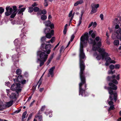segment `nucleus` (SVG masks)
<instances>
[{
    "mask_svg": "<svg viewBox=\"0 0 121 121\" xmlns=\"http://www.w3.org/2000/svg\"><path fill=\"white\" fill-rule=\"evenodd\" d=\"M46 37L45 36H43L42 37L41 39V41L42 43H44V42L46 40Z\"/></svg>",
    "mask_w": 121,
    "mask_h": 121,
    "instance_id": "nucleus-25",
    "label": "nucleus"
},
{
    "mask_svg": "<svg viewBox=\"0 0 121 121\" xmlns=\"http://www.w3.org/2000/svg\"><path fill=\"white\" fill-rule=\"evenodd\" d=\"M45 34H46L45 37L46 38L48 39H50L51 38L52 36L54 35V31L52 29L50 33H48Z\"/></svg>",
    "mask_w": 121,
    "mask_h": 121,
    "instance_id": "nucleus-10",
    "label": "nucleus"
},
{
    "mask_svg": "<svg viewBox=\"0 0 121 121\" xmlns=\"http://www.w3.org/2000/svg\"><path fill=\"white\" fill-rule=\"evenodd\" d=\"M99 7V4H95L94 5V7H95V8H96L97 9V8H98Z\"/></svg>",
    "mask_w": 121,
    "mask_h": 121,
    "instance_id": "nucleus-64",
    "label": "nucleus"
},
{
    "mask_svg": "<svg viewBox=\"0 0 121 121\" xmlns=\"http://www.w3.org/2000/svg\"><path fill=\"white\" fill-rule=\"evenodd\" d=\"M116 78V76L113 75L112 76H108L107 78V79L108 81L112 82V80Z\"/></svg>",
    "mask_w": 121,
    "mask_h": 121,
    "instance_id": "nucleus-15",
    "label": "nucleus"
},
{
    "mask_svg": "<svg viewBox=\"0 0 121 121\" xmlns=\"http://www.w3.org/2000/svg\"><path fill=\"white\" fill-rule=\"evenodd\" d=\"M109 86V88L110 90L111 95H113L114 99L115 102L117 100V94L116 91L114 92L113 90H116L117 89V86L112 82H109L108 84Z\"/></svg>",
    "mask_w": 121,
    "mask_h": 121,
    "instance_id": "nucleus-3",
    "label": "nucleus"
},
{
    "mask_svg": "<svg viewBox=\"0 0 121 121\" xmlns=\"http://www.w3.org/2000/svg\"><path fill=\"white\" fill-rule=\"evenodd\" d=\"M101 42L99 41L97 43L96 42L95 45H94V46H97L98 48H99V47L100 48L101 47Z\"/></svg>",
    "mask_w": 121,
    "mask_h": 121,
    "instance_id": "nucleus-26",
    "label": "nucleus"
},
{
    "mask_svg": "<svg viewBox=\"0 0 121 121\" xmlns=\"http://www.w3.org/2000/svg\"><path fill=\"white\" fill-rule=\"evenodd\" d=\"M120 67V65L118 64H117L115 65V68L116 69H119Z\"/></svg>",
    "mask_w": 121,
    "mask_h": 121,
    "instance_id": "nucleus-39",
    "label": "nucleus"
},
{
    "mask_svg": "<svg viewBox=\"0 0 121 121\" xmlns=\"http://www.w3.org/2000/svg\"><path fill=\"white\" fill-rule=\"evenodd\" d=\"M46 52H42L41 50L38 51L37 52V55L38 56H39L40 59H44V61H46L48 58V55L47 54Z\"/></svg>",
    "mask_w": 121,
    "mask_h": 121,
    "instance_id": "nucleus-7",
    "label": "nucleus"
},
{
    "mask_svg": "<svg viewBox=\"0 0 121 121\" xmlns=\"http://www.w3.org/2000/svg\"><path fill=\"white\" fill-rule=\"evenodd\" d=\"M24 24V22L22 20H20L18 22V24L20 25L23 24V25Z\"/></svg>",
    "mask_w": 121,
    "mask_h": 121,
    "instance_id": "nucleus-41",
    "label": "nucleus"
},
{
    "mask_svg": "<svg viewBox=\"0 0 121 121\" xmlns=\"http://www.w3.org/2000/svg\"><path fill=\"white\" fill-rule=\"evenodd\" d=\"M13 101L11 100L9 102H8L7 104V105L8 107H10L13 104Z\"/></svg>",
    "mask_w": 121,
    "mask_h": 121,
    "instance_id": "nucleus-27",
    "label": "nucleus"
},
{
    "mask_svg": "<svg viewBox=\"0 0 121 121\" xmlns=\"http://www.w3.org/2000/svg\"><path fill=\"white\" fill-rule=\"evenodd\" d=\"M45 108V106L44 105L43 106H42V108L40 110L42 112H43Z\"/></svg>",
    "mask_w": 121,
    "mask_h": 121,
    "instance_id": "nucleus-49",
    "label": "nucleus"
},
{
    "mask_svg": "<svg viewBox=\"0 0 121 121\" xmlns=\"http://www.w3.org/2000/svg\"><path fill=\"white\" fill-rule=\"evenodd\" d=\"M13 9L10 8V6H7L6 8V11L5 13V15L6 16H8L10 15L13 12H17L18 9L16 6H14L12 7Z\"/></svg>",
    "mask_w": 121,
    "mask_h": 121,
    "instance_id": "nucleus-4",
    "label": "nucleus"
},
{
    "mask_svg": "<svg viewBox=\"0 0 121 121\" xmlns=\"http://www.w3.org/2000/svg\"><path fill=\"white\" fill-rule=\"evenodd\" d=\"M114 84L117 85L118 84V82L117 80L114 79L112 80V82Z\"/></svg>",
    "mask_w": 121,
    "mask_h": 121,
    "instance_id": "nucleus-37",
    "label": "nucleus"
},
{
    "mask_svg": "<svg viewBox=\"0 0 121 121\" xmlns=\"http://www.w3.org/2000/svg\"><path fill=\"white\" fill-rule=\"evenodd\" d=\"M45 25L48 27H49L51 29H52L54 28V24L53 23L51 24V21L49 20L45 22Z\"/></svg>",
    "mask_w": 121,
    "mask_h": 121,
    "instance_id": "nucleus-9",
    "label": "nucleus"
},
{
    "mask_svg": "<svg viewBox=\"0 0 121 121\" xmlns=\"http://www.w3.org/2000/svg\"><path fill=\"white\" fill-rule=\"evenodd\" d=\"M20 82H21L22 84H25L26 83V80L25 79H22V81Z\"/></svg>",
    "mask_w": 121,
    "mask_h": 121,
    "instance_id": "nucleus-46",
    "label": "nucleus"
},
{
    "mask_svg": "<svg viewBox=\"0 0 121 121\" xmlns=\"http://www.w3.org/2000/svg\"><path fill=\"white\" fill-rule=\"evenodd\" d=\"M47 18V17L45 15H42L41 17V19L43 20H45Z\"/></svg>",
    "mask_w": 121,
    "mask_h": 121,
    "instance_id": "nucleus-29",
    "label": "nucleus"
},
{
    "mask_svg": "<svg viewBox=\"0 0 121 121\" xmlns=\"http://www.w3.org/2000/svg\"><path fill=\"white\" fill-rule=\"evenodd\" d=\"M94 46L93 45V47H92V49L94 51H96V50H97V51L98 52H99L100 53V55H101V54L102 53H101L100 52H99V50H100V49H101L102 50V51L103 50V49H104L103 50H104V52H106L105 51V49L104 48H100L99 47V48H98V47H96V46Z\"/></svg>",
    "mask_w": 121,
    "mask_h": 121,
    "instance_id": "nucleus-13",
    "label": "nucleus"
},
{
    "mask_svg": "<svg viewBox=\"0 0 121 121\" xmlns=\"http://www.w3.org/2000/svg\"><path fill=\"white\" fill-rule=\"evenodd\" d=\"M44 73H45V72H44V73H43V74L42 75V76L41 77V78H40L39 79V82H37V85H36V86H37V85L39 83V82H40V81H42V77L43 76V75H44Z\"/></svg>",
    "mask_w": 121,
    "mask_h": 121,
    "instance_id": "nucleus-56",
    "label": "nucleus"
},
{
    "mask_svg": "<svg viewBox=\"0 0 121 121\" xmlns=\"http://www.w3.org/2000/svg\"><path fill=\"white\" fill-rule=\"evenodd\" d=\"M20 36H22V39H23L24 38L25 39H26V36L25 35V34L24 33L22 34H21L20 35Z\"/></svg>",
    "mask_w": 121,
    "mask_h": 121,
    "instance_id": "nucleus-34",
    "label": "nucleus"
},
{
    "mask_svg": "<svg viewBox=\"0 0 121 121\" xmlns=\"http://www.w3.org/2000/svg\"><path fill=\"white\" fill-rule=\"evenodd\" d=\"M51 28H49V27H46L44 30V33L45 34L47 33H50L51 30Z\"/></svg>",
    "mask_w": 121,
    "mask_h": 121,
    "instance_id": "nucleus-18",
    "label": "nucleus"
},
{
    "mask_svg": "<svg viewBox=\"0 0 121 121\" xmlns=\"http://www.w3.org/2000/svg\"><path fill=\"white\" fill-rule=\"evenodd\" d=\"M104 87L105 89H107L108 90L109 94L111 95L110 89L109 88V87H107L106 86H105Z\"/></svg>",
    "mask_w": 121,
    "mask_h": 121,
    "instance_id": "nucleus-38",
    "label": "nucleus"
},
{
    "mask_svg": "<svg viewBox=\"0 0 121 121\" xmlns=\"http://www.w3.org/2000/svg\"><path fill=\"white\" fill-rule=\"evenodd\" d=\"M88 34L87 33L85 32L84 35H82L80 38V53L79 54V67L80 69L79 75L81 80V82L79 84V95H81L82 96L86 97L89 95L88 93L86 92L87 89V84L86 81V77L84 72L85 69V65L84 60L85 55L83 52L84 45H87L86 42L85 40H88Z\"/></svg>",
    "mask_w": 121,
    "mask_h": 121,
    "instance_id": "nucleus-1",
    "label": "nucleus"
},
{
    "mask_svg": "<svg viewBox=\"0 0 121 121\" xmlns=\"http://www.w3.org/2000/svg\"><path fill=\"white\" fill-rule=\"evenodd\" d=\"M32 113H30L29 116V117L27 119V120H29L32 117Z\"/></svg>",
    "mask_w": 121,
    "mask_h": 121,
    "instance_id": "nucleus-48",
    "label": "nucleus"
},
{
    "mask_svg": "<svg viewBox=\"0 0 121 121\" xmlns=\"http://www.w3.org/2000/svg\"><path fill=\"white\" fill-rule=\"evenodd\" d=\"M16 94L14 93H12L11 95L9 94V98L11 99H13L14 98H16Z\"/></svg>",
    "mask_w": 121,
    "mask_h": 121,
    "instance_id": "nucleus-21",
    "label": "nucleus"
},
{
    "mask_svg": "<svg viewBox=\"0 0 121 121\" xmlns=\"http://www.w3.org/2000/svg\"><path fill=\"white\" fill-rule=\"evenodd\" d=\"M40 11L41 12L42 14L44 15L47 13V11L45 9H43V10L40 9Z\"/></svg>",
    "mask_w": 121,
    "mask_h": 121,
    "instance_id": "nucleus-36",
    "label": "nucleus"
},
{
    "mask_svg": "<svg viewBox=\"0 0 121 121\" xmlns=\"http://www.w3.org/2000/svg\"><path fill=\"white\" fill-rule=\"evenodd\" d=\"M101 49L100 50H99L100 52L101 53H102L101 54V56L102 57V60L105 59V60L106 61V62L105 63V65L106 66H108L109 65V63L108 62V60H107V57L109 56L110 55V54H108V53H107L106 52H104V50L103 49V50H102Z\"/></svg>",
    "mask_w": 121,
    "mask_h": 121,
    "instance_id": "nucleus-6",
    "label": "nucleus"
},
{
    "mask_svg": "<svg viewBox=\"0 0 121 121\" xmlns=\"http://www.w3.org/2000/svg\"><path fill=\"white\" fill-rule=\"evenodd\" d=\"M17 13L13 12L10 15V18H13L16 16Z\"/></svg>",
    "mask_w": 121,
    "mask_h": 121,
    "instance_id": "nucleus-23",
    "label": "nucleus"
},
{
    "mask_svg": "<svg viewBox=\"0 0 121 121\" xmlns=\"http://www.w3.org/2000/svg\"><path fill=\"white\" fill-rule=\"evenodd\" d=\"M64 48L63 46H61L60 48V54H61L63 50H64Z\"/></svg>",
    "mask_w": 121,
    "mask_h": 121,
    "instance_id": "nucleus-44",
    "label": "nucleus"
},
{
    "mask_svg": "<svg viewBox=\"0 0 121 121\" xmlns=\"http://www.w3.org/2000/svg\"><path fill=\"white\" fill-rule=\"evenodd\" d=\"M20 88H17L15 90L17 93L21 91L22 89Z\"/></svg>",
    "mask_w": 121,
    "mask_h": 121,
    "instance_id": "nucleus-40",
    "label": "nucleus"
},
{
    "mask_svg": "<svg viewBox=\"0 0 121 121\" xmlns=\"http://www.w3.org/2000/svg\"><path fill=\"white\" fill-rule=\"evenodd\" d=\"M4 106L0 104V111L3 110L4 109Z\"/></svg>",
    "mask_w": 121,
    "mask_h": 121,
    "instance_id": "nucleus-58",
    "label": "nucleus"
},
{
    "mask_svg": "<svg viewBox=\"0 0 121 121\" xmlns=\"http://www.w3.org/2000/svg\"><path fill=\"white\" fill-rule=\"evenodd\" d=\"M21 70L20 69H18L16 70V73L19 75H20L21 74Z\"/></svg>",
    "mask_w": 121,
    "mask_h": 121,
    "instance_id": "nucleus-24",
    "label": "nucleus"
},
{
    "mask_svg": "<svg viewBox=\"0 0 121 121\" xmlns=\"http://www.w3.org/2000/svg\"><path fill=\"white\" fill-rule=\"evenodd\" d=\"M37 5V4L36 3V2H35L33 4L32 6L33 7H34L36 6Z\"/></svg>",
    "mask_w": 121,
    "mask_h": 121,
    "instance_id": "nucleus-63",
    "label": "nucleus"
},
{
    "mask_svg": "<svg viewBox=\"0 0 121 121\" xmlns=\"http://www.w3.org/2000/svg\"><path fill=\"white\" fill-rule=\"evenodd\" d=\"M55 68V67L54 66L50 69L49 73L48 74V77L50 76V75H51L52 77H53L54 74V70Z\"/></svg>",
    "mask_w": 121,
    "mask_h": 121,
    "instance_id": "nucleus-12",
    "label": "nucleus"
},
{
    "mask_svg": "<svg viewBox=\"0 0 121 121\" xmlns=\"http://www.w3.org/2000/svg\"><path fill=\"white\" fill-rule=\"evenodd\" d=\"M55 37H52L50 40V42H51V43H52L53 42L54 40H55Z\"/></svg>",
    "mask_w": 121,
    "mask_h": 121,
    "instance_id": "nucleus-53",
    "label": "nucleus"
},
{
    "mask_svg": "<svg viewBox=\"0 0 121 121\" xmlns=\"http://www.w3.org/2000/svg\"><path fill=\"white\" fill-rule=\"evenodd\" d=\"M114 106V105L110 106L108 110V111H110L112 110H114L115 108Z\"/></svg>",
    "mask_w": 121,
    "mask_h": 121,
    "instance_id": "nucleus-30",
    "label": "nucleus"
},
{
    "mask_svg": "<svg viewBox=\"0 0 121 121\" xmlns=\"http://www.w3.org/2000/svg\"><path fill=\"white\" fill-rule=\"evenodd\" d=\"M108 56L107 57V60L109 62H110V61H111L112 60L111 59V58L109 57H108Z\"/></svg>",
    "mask_w": 121,
    "mask_h": 121,
    "instance_id": "nucleus-62",
    "label": "nucleus"
},
{
    "mask_svg": "<svg viewBox=\"0 0 121 121\" xmlns=\"http://www.w3.org/2000/svg\"><path fill=\"white\" fill-rule=\"evenodd\" d=\"M114 44L116 46L118 45L119 44V41L118 40H115L114 42Z\"/></svg>",
    "mask_w": 121,
    "mask_h": 121,
    "instance_id": "nucleus-28",
    "label": "nucleus"
},
{
    "mask_svg": "<svg viewBox=\"0 0 121 121\" xmlns=\"http://www.w3.org/2000/svg\"><path fill=\"white\" fill-rule=\"evenodd\" d=\"M97 23L96 22H94V23H93V27L94 28H95V27L97 25Z\"/></svg>",
    "mask_w": 121,
    "mask_h": 121,
    "instance_id": "nucleus-52",
    "label": "nucleus"
},
{
    "mask_svg": "<svg viewBox=\"0 0 121 121\" xmlns=\"http://www.w3.org/2000/svg\"><path fill=\"white\" fill-rule=\"evenodd\" d=\"M112 95H110L109 96V99L110 100V101H109L108 100H107L108 101V104L109 105L111 106L112 105H113V102L112 101L113 100V99H114V97H113L112 96Z\"/></svg>",
    "mask_w": 121,
    "mask_h": 121,
    "instance_id": "nucleus-14",
    "label": "nucleus"
},
{
    "mask_svg": "<svg viewBox=\"0 0 121 121\" xmlns=\"http://www.w3.org/2000/svg\"><path fill=\"white\" fill-rule=\"evenodd\" d=\"M79 4H81L83 3V0H80L78 1Z\"/></svg>",
    "mask_w": 121,
    "mask_h": 121,
    "instance_id": "nucleus-54",
    "label": "nucleus"
},
{
    "mask_svg": "<svg viewBox=\"0 0 121 121\" xmlns=\"http://www.w3.org/2000/svg\"><path fill=\"white\" fill-rule=\"evenodd\" d=\"M38 60L40 62L39 66L40 67H41L44 64V62L45 61H44V59L42 60L39 58H38Z\"/></svg>",
    "mask_w": 121,
    "mask_h": 121,
    "instance_id": "nucleus-17",
    "label": "nucleus"
},
{
    "mask_svg": "<svg viewBox=\"0 0 121 121\" xmlns=\"http://www.w3.org/2000/svg\"><path fill=\"white\" fill-rule=\"evenodd\" d=\"M100 17L101 20H103V19L104 16L103 14H101L100 15Z\"/></svg>",
    "mask_w": 121,
    "mask_h": 121,
    "instance_id": "nucleus-60",
    "label": "nucleus"
},
{
    "mask_svg": "<svg viewBox=\"0 0 121 121\" xmlns=\"http://www.w3.org/2000/svg\"><path fill=\"white\" fill-rule=\"evenodd\" d=\"M27 114V112L26 111H25L22 114V120H23L24 118H25V117L26 115Z\"/></svg>",
    "mask_w": 121,
    "mask_h": 121,
    "instance_id": "nucleus-33",
    "label": "nucleus"
},
{
    "mask_svg": "<svg viewBox=\"0 0 121 121\" xmlns=\"http://www.w3.org/2000/svg\"><path fill=\"white\" fill-rule=\"evenodd\" d=\"M44 73H45V72H44V73H43V74L42 75V76L41 77V78H40L39 79V82H37V85H36V86H37V85L39 83V82H40V81H42V77L43 76V75H44Z\"/></svg>",
    "mask_w": 121,
    "mask_h": 121,
    "instance_id": "nucleus-55",
    "label": "nucleus"
},
{
    "mask_svg": "<svg viewBox=\"0 0 121 121\" xmlns=\"http://www.w3.org/2000/svg\"><path fill=\"white\" fill-rule=\"evenodd\" d=\"M100 39V38L99 36L96 37L95 38V40L96 42L98 41Z\"/></svg>",
    "mask_w": 121,
    "mask_h": 121,
    "instance_id": "nucleus-59",
    "label": "nucleus"
},
{
    "mask_svg": "<svg viewBox=\"0 0 121 121\" xmlns=\"http://www.w3.org/2000/svg\"><path fill=\"white\" fill-rule=\"evenodd\" d=\"M115 32H115L116 33L118 34V36L119 35V34H121V29L119 28L117 29H115Z\"/></svg>",
    "mask_w": 121,
    "mask_h": 121,
    "instance_id": "nucleus-22",
    "label": "nucleus"
},
{
    "mask_svg": "<svg viewBox=\"0 0 121 121\" xmlns=\"http://www.w3.org/2000/svg\"><path fill=\"white\" fill-rule=\"evenodd\" d=\"M17 39H16L14 41L15 45L16 46V48L15 50L18 53L17 55H13L12 57V59L14 61V64L15 65V64L18 63L19 60L18 59V57L20 55L19 53H20L21 50L19 46L17 45Z\"/></svg>",
    "mask_w": 121,
    "mask_h": 121,
    "instance_id": "nucleus-2",
    "label": "nucleus"
},
{
    "mask_svg": "<svg viewBox=\"0 0 121 121\" xmlns=\"http://www.w3.org/2000/svg\"><path fill=\"white\" fill-rule=\"evenodd\" d=\"M44 6L47 7L48 5V0H44Z\"/></svg>",
    "mask_w": 121,
    "mask_h": 121,
    "instance_id": "nucleus-35",
    "label": "nucleus"
},
{
    "mask_svg": "<svg viewBox=\"0 0 121 121\" xmlns=\"http://www.w3.org/2000/svg\"><path fill=\"white\" fill-rule=\"evenodd\" d=\"M4 9L2 7H0V14H1L4 11Z\"/></svg>",
    "mask_w": 121,
    "mask_h": 121,
    "instance_id": "nucleus-45",
    "label": "nucleus"
},
{
    "mask_svg": "<svg viewBox=\"0 0 121 121\" xmlns=\"http://www.w3.org/2000/svg\"><path fill=\"white\" fill-rule=\"evenodd\" d=\"M34 11L35 12H39L40 9L39 7H35L34 8Z\"/></svg>",
    "mask_w": 121,
    "mask_h": 121,
    "instance_id": "nucleus-32",
    "label": "nucleus"
},
{
    "mask_svg": "<svg viewBox=\"0 0 121 121\" xmlns=\"http://www.w3.org/2000/svg\"><path fill=\"white\" fill-rule=\"evenodd\" d=\"M91 8L92 10L91 12V14H93L96 12L97 10V9L94 6H91Z\"/></svg>",
    "mask_w": 121,
    "mask_h": 121,
    "instance_id": "nucleus-20",
    "label": "nucleus"
},
{
    "mask_svg": "<svg viewBox=\"0 0 121 121\" xmlns=\"http://www.w3.org/2000/svg\"><path fill=\"white\" fill-rule=\"evenodd\" d=\"M21 111V109H19L17 110H16L14 112V113H18L19 112Z\"/></svg>",
    "mask_w": 121,
    "mask_h": 121,
    "instance_id": "nucleus-61",
    "label": "nucleus"
},
{
    "mask_svg": "<svg viewBox=\"0 0 121 121\" xmlns=\"http://www.w3.org/2000/svg\"><path fill=\"white\" fill-rule=\"evenodd\" d=\"M96 58L97 60H99L101 59V57L100 55H97Z\"/></svg>",
    "mask_w": 121,
    "mask_h": 121,
    "instance_id": "nucleus-57",
    "label": "nucleus"
},
{
    "mask_svg": "<svg viewBox=\"0 0 121 121\" xmlns=\"http://www.w3.org/2000/svg\"><path fill=\"white\" fill-rule=\"evenodd\" d=\"M109 67L111 70H113L115 68V66L112 64Z\"/></svg>",
    "mask_w": 121,
    "mask_h": 121,
    "instance_id": "nucleus-43",
    "label": "nucleus"
},
{
    "mask_svg": "<svg viewBox=\"0 0 121 121\" xmlns=\"http://www.w3.org/2000/svg\"><path fill=\"white\" fill-rule=\"evenodd\" d=\"M21 84L19 83H14L11 86V89L13 91H15L17 88H21Z\"/></svg>",
    "mask_w": 121,
    "mask_h": 121,
    "instance_id": "nucleus-8",
    "label": "nucleus"
},
{
    "mask_svg": "<svg viewBox=\"0 0 121 121\" xmlns=\"http://www.w3.org/2000/svg\"><path fill=\"white\" fill-rule=\"evenodd\" d=\"M114 72H115V71H112V70H111L108 71V73L109 74H113Z\"/></svg>",
    "mask_w": 121,
    "mask_h": 121,
    "instance_id": "nucleus-47",
    "label": "nucleus"
},
{
    "mask_svg": "<svg viewBox=\"0 0 121 121\" xmlns=\"http://www.w3.org/2000/svg\"><path fill=\"white\" fill-rule=\"evenodd\" d=\"M26 9L25 8H22L20 9L19 10L18 12V14L19 15L21 14H22V15L23 14V12H24Z\"/></svg>",
    "mask_w": 121,
    "mask_h": 121,
    "instance_id": "nucleus-19",
    "label": "nucleus"
},
{
    "mask_svg": "<svg viewBox=\"0 0 121 121\" xmlns=\"http://www.w3.org/2000/svg\"><path fill=\"white\" fill-rule=\"evenodd\" d=\"M28 9L29 10L28 11L30 13L32 12L34 10V8L32 7L31 6L29 7L28 8Z\"/></svg>",
    "mask_w": 121,
    "mask_h": 121,
    "instance_id": "nucleus-31",
    "label": "nucleus"
},
{
    "mask_svg": "<svg viewBox=\"0 0 121 121\" xmlns=\"http://www.w3.org/2000/svg\"><path fill=\"white\" fill-rule=\"evenodd\" d=\"M87 33V32H86ZM88 34V40L87 41H86V40H85V42H86L87 43L88 42V43H89L90 44H93V45L94 46V45H95L96 44V42L95 40H93L91 38H90L89 39V34L87 32Z\"/></svg>",
    "mask_w": 121,
    "mask_h": 121,
    "instance_id": "nucleus-11",
    "label": "nucleus"
},
{
    "mask_svg": "<svg viewBox=\"0 0 121 121\" xmlns=\"http://www.w3.org/2000/svg\"><path fill=\"white\" fill-rule=\"evenodd\" d=\"M23 78V77L22 75H18L17 77L16 81L18 82H20L22 81Z\"/></svg>",
    "mask_w": 121,
    "mask_h": 121,
    "instance_id": "nucleus-16",
    "label": "nucleus"
},
{
    "mask_svg": "<svg viewBox=\"0 0 121 121\" xmlns=\"http://www.w3.org/2000/svg\"><path fill=\"white\" fill-rule=\"evenodd\" d=\"M51 46V45L50 44L46 45L44 43H42L41 45V49L43 51L46 52L47 54H49L51 52L50 49Z\"/></svg>",
    "mask_w": 121,
    "mask_h": 121,
    "instance_id": "nucleus-5",
    "label": "nucleus"
},
{
    "mask_svg": "<svg viewBox=\"0 0 121 121\" xmlns=\"http://www.w3.org/2000/svg\"><path fill=\"white\" fill-rule=\"evenodd\" d=\"M37 117L39 118V121H43L42 120V115H38Z\"/></svg>",
    "mask_w": 121,
    "mask_h": 121,
    "instance_id": "nucleus-42",
    "label": "nucleus"
},
{
    "mask_svg": "<svg viewBox=\"0 0 121 121\" xmlns=\"http://www.w3.org/2000/svg\"><path fill=\"white\" fill-rule=\"evenodd\" d=\"M91 37L93 38H94L95 37V34L94 33H93L91 35Z\"/></svg>",
    "mask_w": 121,
    "mask_h": 121,
    "instance_id": "nucleus-50",
    "label": "nucleus"
},
{
    "mask_svg": "<svg viewBox=\"0 0 121 121\" xmlns=\"http://www.w3.org/2000/svg\"><path fill=\"white\" fill-rule=\"evenodd\" d=\"M74 37L75 36L74 35H72L71 36L70 41L72 42L73 40Z\"/></svg>",
    "mask_w": 121,
    "mask_h": 121,
    "instance_id": "nucleus-51",
    "label": "nucleus"
}]
</instances>
